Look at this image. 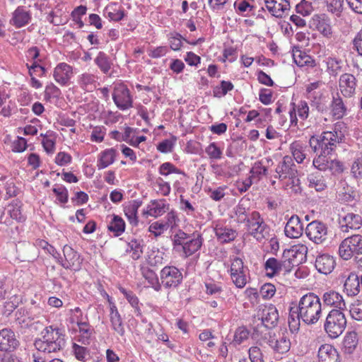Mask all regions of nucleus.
<instances>
[{
  "label": "nucleus",
  "mask_w": 362,
  "mask_h": 362,
  "mask_svg": "<svg viewBox=\"0 0 362 362\" xmlns=\"http://www.w3.org/2000/svg\"><path fill=\"white\" fill-rule=\"evenodd\" d=\"M98 77L90 73L82 74L78 80L79 86L86 90H92L96 86Z\"/></svg>",
  "instance_id": "nucleus-42"
},
{
  "label": "nucleus",
  "mask_w": 362,
  "mask_h": 362,
  "mask_svg": "<svg viewBox=\"0 0 362 362\" xmlns=\"http://www.w3.org/2000/svg\"><path fill=\"white\" fill-rule=\"evenodd\" d=\"M189 238V234L186 233L180 229L178 230L172 238L173 249L180 252Z\"/></svg>",
  "instance_id": "nucleus-47"
},
{
  "label": "nucleus",
  "mask_w": 362,
  "mask_h": 362,
  "mask_svg": "<svg viewBox=\"0 0 362 362\" xmlns=\"http://www.w3.org/2000/svg\"><path fill=\"white\" fill-rule=\"evenodd\" d=\"M203 241L204 239L199 233L189 235V238L187 239L181 252H183L185 257H189L201 248Z\"/></svg>",
  "instance_id": "nucleus-24"
},
{
  "label": "nucleus",
  "mask_w": 362,
  "mask_h": 362,
  "mask_svg": "<svg viewBox=\"0 0 362 362\" xmlns=\"http://www.w3.org/2000/svg\"><path fill=\"white\" fill-rule=\"evenodd\" d=\"M63 259H61V265L66 269L78 272L81 269L83 259L81 255L71 247L66 245L63 247Z\"/></svg>",
  "instance_id": "nucleus-9"
},
{
  "label": "nucleus",
  "mask_w": 362,
  "mask_h": 362,
  "mask_svg": "<svg viewBox=\"0 0 362 362\" xmlns=\"http://www.w3.org/2000/svg\"><path fill=\"white\" fill-rule=\"evenodd\" d=\"M72 66L64 62L58 64L53 72L54 80L61 86H66L72 77Z\"/></svg>",
  "instance_id": "nucleus-17"
},
{
  "label": "nucleus",
  "mask_w": 362,
  "mask_h": 362,
  "mask_svg": "<svg viewBox=\"0 0 362 362\" xmlns=\"http://www.w3.org/2000/svg\"><path fill=\"white\" fill-rule=\"evenodd\" d=\"M20 343L13 330L4 328L0 330V351L10 353L16 350Z\"/></svg>",
  "instance_id": "nucleus-13"
},
{
  "label": "nucleus",
  "mask_w": 362,
  "mask_h": 362,
  "mask_svg": "<svg viewBox=\"0 0 362 362\" xmlns=\"http://www.w3.org/2000/svg\"><path fill=\"white\" fill-rule=\"evenodd\" d=\"M247 362H264L263 354L257 346H252L249 349V361Z\"/></svg>",
  "instance_id": "nucleus-64"
},
{
  "label": "nucleus",
  "mask_w": 362,
  "mask_h": 362,
  "mask_svg": "<svg viewBox=\"0 0 362 362\" xmlns=\"http://www.w3.org/2000/svg\"><path fill=\"white\" fill-rule=\"evenodd\" d=\"M251 177L257 178L259 180L262 176L266 175L267 173V168L262 165V161L255 162L250 170Z\"/></svg>",
  "instance_id": "nucleus-54"
},
{
  "label": "nucleus",
  "mask_w": 362,
  "mask_h": 362,
  "mask_svg": "<svg viewBox=\"0 0 362 362\" xmlns=\"http://www.w3.org/2000/svg\"><path fill=\"white\" fill-rule=\"evenodd\" d=\"M308 238L315 244H322L327 239V226L319 221H313L305 228Z\"/></svg>",
  "instance_id": "nucleus-10"
},
{
  "label": "nucleus",
  "mask_w": 362,
  "mask_h": 362,
  "mask_svg": "<svg viewBox=\"0 0 362 362\" xmlns=\"http://www.w3.org/2000/svg\"><path fill=\"white\" fill-rule=\"evenodd\" d=\"M358 344V334L352 331L346 333L343 341V351L345 354H351Z\"/></svg>",
  "instance_id": "nucleus-37"
},
{
  "label": "nucleus",
  "mask_w": 362,
  "mask_h": 362,
  "mask_svg": "<svg viewBox=\"0 0 362 362\" xmlns=\"http://www.w3.org/2000/svg\"><path fill=\"white\" fill-rule=\"evenodd\" d=\"M339 86L344 96L351 97L356 90V78L351 74H343L339 77Z\"/></svg>",
  "instance_id": "nucleus-19"
},
{
  "label": "nucleus",
  "mask_w": 362,
  "mask_h": 362,
  "mask_svg": "<svg viewBox=\"0 0 362 362\" xmlns=\"http://www.w3.org/2000/svg\"><path fill=\"white\" fill-rule=\"evenodd\" d=\"M112 99L116 106L121 110H128L133 106L129 90L123 83L115 85L112 93Z\"/></svg>",
  "instance_id": "nucleus-8"
},
{
  "label": "nucleus",
  "mask_w": 362,
  "mask_h": 362,
  "mask_svg": "<svg viewBox=\"0 0 362 362\" xmlns=\"http://www.w3.org/2000/svg\"><path fill=\"white\" fill-rule=\"evenodd\" d=\"M77 325L78 327V334L75 337V340L83 345H89L92 341L94 329L87 322L78 320Z\"/></svg>",
  "instance_id": "nucleus-23"
},
{
  "label": "nucleus",
  "mask_w": 362,
  "mask_h": 362,
  "mask_svg": "<svg viewBox=\"0 0 362 362\" xmlns=\"http://www.w3.org/2000/svg\"><path fill=\"white\" fill-rule=\"evenodd\" d=\"M246 228L249 234L261 240L269 234V228L257 211L250 213L248 221H246Z\"/></svg>",
  "instance_id": "nucleus-6"
},
{
  "label": "nucleus",
  "mask_w": 362,
  "mask_h": 362,
  "mask_svg": "<svg viewBox=\"0 0 362 362\" xmlns=\"http://www.w3.org/2000/svg\"><path fill=\"white\" fill-rule=\"evenodd\" d=\"M280 260L274 257L269 258L264 263V269L268 272L267 276L273 277L281 273Z\"/></svg>",
  "instance_id": "nucleus-48"
},
{
  "label": "nucleus",
  "mask_w": 362,
  "mask_h": 362,
  "mask_svg": "<svg viewBox=\"0 0 362 362\" xmlns=\"http://www.w3.org/2000/svg\"><path fill=\"white\" fill-rule=\"evenodd\" d=\"M361 251H362V235L354 234L341 241L338 253L341 258L349 260Z\"/></svg>",
  "instance_id": "nucleus-5"
},
{
  "label": "nucleus",
  "mask_w": 362,
  "mask_h": 362,
  "mask_svg": "<svg viewBox=\"0 0 362 362\" xmlns=\"http://www.w3.org/2000/svg\"><path fill=\"white\" fill-rule=\"evenodd\" d=\"M247 269L244 267L243 260L239 257L234 258L230 266V276L236 287H245L247 282Z\"/></svg>",
  "instance_id": "nucleus-11"
},
{
  "label": "nucleus",
  "mask_w": 362,
  "mask_h": 362,
  "mask_svg": "<svg viewBox=\"0 0 362 362\" xmlns=\"http://www.w3.org/2000/svg\"><path fill=\"white\" fill-rule=\"evenodd\" d=\"M327 72L329 75L336 77L342 71V61L340 59L329 57L326 58Z\"/></svg>",
  "instance_id": "nucleus-43"
},
{
  "label": "nucleus",
  "mask_w": 362,
  "mask_h": 362,
  "mask_svg": "<svg viewBox=\"0 0 362 362\" xmlns=\"http://www.w3.org/2000/svg\"><path fill=\"white\" fill-rule=\"evenodd\" d=\"M296 112H298V115L300 119L305 120L309 115V106L307 102L300 100L296 105Z\"/></svg>",
  "instance_id": "nucleus-63"
},
{
  "label": "nucleus",
  "mask_w": 362,
  "mask_h": 362,
  "mask_svg": "<svg viewBox=\"0 0 362 362\" xmlns=\"http://www.w3.org/2000/svg\"><path fill=\"white\" fill-rule=\"evenodd\" d=\"M313 11L312 3L307 0H301L296 6V11L297 13L302 15L303 16H307L311 14Z\"/></svg>",
  "instance_id": "nucleus-57"
},
{
  "label": "nucleus",
  "mask_w": 362,
  "mask_h": 362,
  "mask_svg": "<svg viewBox=\"0 0 362 362\" xmlns=\"http://www.w3.org/2000/svg\"><path fill=\"white\" fill-rule=\"evenodd\" d=\"M60 89L54 83H50L46 86L45 90V98L46 100H49L51 98H57L60 96Z\"/></svg>",
  "instance_id": "nucleus-62"
},
{
  "label": "nucleus",
  "mask_w": 362,
  "mask_h": 362,
  "mask_svg": "<svg viewBox=\"0 0 362 362\" xmlns=\"http://www.w3.org/2000/svg\"><path fill=\"white\" fill-rule=\"evenodd\" d=\"M339 224L340 229L344 233H348L349 230H357L362 226V217L357 214L347 213L341 216Z\"/></svg>",
  "instance_id": "nucleus-16"
},
{
  "label": "nucleus",
  "mask_w": 362,
  "mask_h": 362,
  "mask_svg": "<svg viewBox=\"0 0 362 362\" xmlns=\"http://www.w3.org/2000/svg\"><path fill=\"white\" fill-rule=\"evenodd\" d=\"M349 313L351 317L358 321H362V301L355 300L350 305Z\"/></svg>",
  "instance_id": "nucleus-59"
},
{
  "label": "nucleus",
  "mask_w": 362,
  "mask_h": 362,
  "mask_svg": "<svg viewBox=\"0 0 362 362\" xmlns=\"http://www.w3.org/2000/svg\"><path fill=\"white\" fill-rule=\"evenodd\" d=\"M233 85L230 81H222L220 86L214 88L213 93L215 97L221 98L226 95L228 91L233 89Z\"/></svg>",
  "instance_id": "nucleus-55"
},
{
  "label": "nucleus",
  "mask_w": 362,
  "mask_h": 362,
  "mask_svg": "<svg viewBox=\"0 0 362 362\" xmlns=\"http://www.w3.org/2000/svg\"><path fill=\"white\" fill-rule=\"evenodd\" d=\"M52 192L57 196V199L62 204L68 202L69 193L67 189L62 185H54Z\"/></svg>",
  "instance_id": "nucleus-56"
},
{
  "label": "nucleus",
  "mask_w": 362,
  "mask_h": 362,
  "mask_svg": "<svg viewBox=\"0 0 362 362\" xmlns=\"http://www.w3.org/2000/svg\"><path fill=\"white\" fill-rule=\"evenodd\" d=\"M322 300L324 306L334 308L332 310H343L346 308V303L343 296L334 290H329L325 292L320 300Z\"/></svg>",
  "instance_id": "nucleus-15"
},
{
  "label": "nucleus",
  "mask_w": 362,
  "mask_h": 362,
  "mask_svg": "<svg viewBox=\"0 0 362 362\" xmlns=\"http://www.w3.org/2000/svg\"><path fill=\"white\" fill-rule=\"evenodd\" d=\"M104 12L107 17L114 21L122 20L124 16V11L117 9L115 6H107L105 7Z\"/></svg>",
  "instance_id": "nucleus-52"
},
{
  "label": "nucleus",
  "mask_w": 362,
  "mask_h": 362,
  "mask_svg": "<svg viewBox=\"0 0 362 362\" xmlns=\"http://www.w3.org/2000/svg\"><path fill=\"white\" fill-rule=\"evenodd\" d=\"M319 362H341L337 350L331 344H325L320 346L317 352Z\"/></svg>",
  "instance_id": "nucleus-21"
},
{
  "label": "nucleus",
  "mask_w": 362,
  "mask_h": 362,
  "mask_svg": "<svg viewBox=\"0 0 362 362\" xmlns=\"http://www.w3.org/2000/svg\"><path fill=\"white\" fill-rule=\"evenodd\" d=\"M322 313L320 298L314 293L303 295L298 302H292L289 308L288 326L292 332L298 331L300 322L305 325L316 324Z\"/></svg>",
  "instance_id": "nucleus-1"
},
{
  "label": "nucleus",
  "mask_w": 362,
  "mask_h": 362,
  "mask_svg": "<svg viewBox=\"0 0 362 362\" xmlns=\"http://www.w3.org/2000/svg\"><path fill=\"white\" fill-rule=\"evenodd\" d=\"M247 200L241 199L238 204L233 207L230 217L238 223H245L250 217V208L247 206Z\"/></svg>",
  "instance_id": "nucleus-25"
},
{
  "label": "nucleus",
  "mask_w": 362,
  "mask_h": 362,
  "mask_svg": "<svg viewBox=\"0 0 362 362\" xmlns=\"http://www.w3.org/2000/svg\"><path fill=\"white\" fill-rule=\"evenodd\" d=\"M205 151L211 159L218 160L222 156V151L215 142L211 143L206 148Z\"/></svg>",
  "instance_id": "nucleus-61"
},
{
  "label": "nucleus",
  "mask_w": 362,
  "mask_h": 362,
  "mask_svg": "<svg viewBox=\"0 0 362 362\" xmlns=\"http://www.w3.org/2000/svg\"><path fill=\"white\" fill-rule=\"evenodd\" d=\"M303 231V226L300 218L297 215L291 216L285 226V235L290 238H298Z\"/></svg>",
  "instance_id": "nucleus-22"
},
{
  "label": "nucleus",
  "mask_w": 362,
  "mask_h": 362,
  "mask_svg": "<svg viewBox=\"0 0 362 362\" xmlns=\"http://www.w3.org/2000/svg\"><path fill=\"white\" fill-rule=\"evenodd\" d=\"M310 188H314L317 192H322L327 187L323 175L320 172L309 174L307 177Z\"/></svg>",
  "instance_id": "nucleus-38"
},
{
  "label": "nucleus",
  "mask_w": 362,
  "mask_h": 362,
  "mask_svg": "<svg viewBox=\"0 0 362 362\" xmlns=\"http://www.w3.org/2000/svg\"><path fill=\"white\" fill-rule=\"evenodd\" d=\"M66 344L62 330L52 325L46 327L41 332V337L35 340L36 349L44 354H55L63 350Z\"/></svg>",
  "instance_id": "nucleus-3"
},
{
  "label": "nucleus",
  "mask_w": 362,
  "mask_h": 362,
  "mask_svg": "<svg viewBox=\"0 0 362 362\" xmlns=\"http://www.w3.org/2000/svg\"><path fill=\"white\" fill-rule=\"evenodd\" d=\"M293 59L296 65L300 67L306 66L313 68L317 65L315 59L311 56L299 49L293 50Z\"/></svg>",
  "instance_id": "nucleus-33"
},
{
  "label": "nucleus",
  "mask_w": 362,
  "mask_h": 362,
  "mask_svg": "<svg viewBox=\"0 0 362 362\" xmlns=\"http://www.w3.org/2000/svg\"><path fill=\"white\" fill-rule=\"evenodd\" d=\"M182 272L176 267L165 266L160 272V286L176 288L182 283Z\"/></svg>",
  "instance_id": "nucleus-7"
},
{
  "label": "nucleus",
  "mask_w": 362,
  "mask_h": 362,
  "mask_svg": "<svg viewBox=\"0 0 362 362\" xmlns=\"http://www.w3.org/2000/svg\"><path fill=\"white\" fill-rule=\"evenodd\" d=\"M142 275L155 291H159L160 290V284L156 274L153 271L149 269H144L142 270Z\"/></svg>",
  "instance_id": "nucleus-49"
},
{
  "label": "nucleus",
  "mask_w": 362,
  "mask_h": 362,
  "mask_svg": "<svg viewBox=\"0 0 362 362\" xmlns=\"http://www.w3.org/2000/svg\"><path fill=\"white\" fill-rule=\"evenodd\" d=\"M330 107L331 114L336 119H341L346 114V105L338 94L333 96Z\"/></svg>",
  "instance_id": "nucleus-35"
},
{
  "label": "nucleus",
  "mask_w": 362,
  "mask_h": 362,
  "mask_svg": "<svg viewBox=\"0 0 362 362\" xmlns=\"http://www.w3.org/2000/svg\"><path fill=\"white\" fill-rule=\"evenodd\" d=\"M267 343L274 351L280 354L288 352L291 347L290 340L284 334H279L278 336L269 334Z\"/></svg>",
  "instance_id": "nucleus-18"
},
{
  "label": "nucleus",
  "mask_w": 362,
  "mask_h": 362,
  "mask_svg": "<svg viewBox=\"0 0 362 362\" xmlns=\"http://www.w3.org/2000/svg\"><path fill=\"white\" fill-rule=\"evenodd\" d=\"M329 154H325L320 151V154L313 159V166L320 171H325L329 167V162L327 158Z\"/></svg>",
  "instance_id": "nucleus-50"
},
{
  "label": "nucleus",
  "mask_w": 362,
  "mask_h": 362,
  "mask_svg": "<svg viewBox=\"0 0 362 362\" xmlns=\"http://www.w3.org/2000/svg\"><path fill=\"white\" fill-rule=\"evenodd\" d=\"M107 228L110 231L114 233L115 236H119L125 230L124 221L120 216L113 215Z\"/></svg>",
  "instance_id": "nucleus-45"
},
{
  "label": "nucleus",
  "mask_w": 362,
  "mask_h": 362,
  "mask_svg": "<svg viewBox=\"0 0 362 362\" xmlns=\"http://www.w3.org/2000/svg\"><path fill=\"white\" fill-rule=\"evenodd\" d=\"M143 247V240L132 239L128 242L126 252L131 253V257L133 259L137 260L141 257L144 252Z\"/></svg>",
  "instance_id": "nucleus-40"
},
{
  "label": "nucleus",
  "mask_w": 362,
  "mask_h": 362,
  "mask_svg": "<svg viewBox=\"0 0 362 362\" xmlns=\"http://www.w3.org/2000/svg\"><path fill=\"white\" fill-rule=\"evenodd\" d=\"M361 281L354 272L349 274L344 284V291L349 296H356L361 291Z\"/></svg>",
  "instance_id": "nucleus-28"
},
{
  "label": "nucleus",
  "mask_w": 362,
  "mask_h": 362,
  "mask_svg": "<svg viewBox=\"0 0 362 362\" xmlns=\"http://www.w3.org/2000/svg\"><path fill=\"white\" fill-rule=\"evenodd\" d=\"M276 178L285 180L286 178H293L297 174L296 166L293 159L290 156H284L283 160L277 165L276 168Z\"/></svg>",
  "instance_id": "nucleus-12"
},
{
  "label": "nucleus",
  "mask_w": 362,
  "mask_h": 362,
  "mask_svg": "<svg viewBox=\"0 0 362 362\" xmlns=\"http://www.w3.org/2000/svg\"><path fill=\"white\" fill-rule=\"evenodd\" d=\"M22 204L18 200H13L8 206V213L11 218L18 222H23L25 220V216L21 211Z\"/></svg>",
  "instance_id": "nucleus-46"
},
{
  "label": "nucleus",
  "mask_w": 362,
  "mask_h": 362,
  "mask_svg": "<svg viewBox=\"0 0 362 362\" xmlns=\"http://www.w3.org/2000/svg\"><path fill=\"white\" fill-rule=\"evenodd\" d=\"M94 62L100 71L105 74H107L110 71L112 62L111 59L104 52H99L98 55L94 59Z\"/></svg>",
  "instance_id": "nucleus-39"
},
{
  "label": "nucleus",
  "mask_w": 362,
  "mask_h": 362,
  "mask_svg": "<svg viewBox=\"0 0 362 362\" xmlns=\"http://www.w3.org/2000/svg\"><path fill=\"white\" fill-rule=\"evenodd\" d=\"M315 266L320 273L329 274L334 268L335 261L333 257L327 254H322L317 257Z\"/></svg>",
  "instance_id": "nucleus-26"
},
{
  "label": "nucleus",
  "mask_w": 362,
  "mask_h": 362,
  "mask_svg": "<svg viewBox=\"0 0 362 362\" xmlns=\"http://www.w3.org/2000/svg\"><path fill=\"white\" fill-rule=\"evenodd\" d=\"M15 315L16 323L21 327H28L34 324L32 322L35 320L34 317L24 308L18 309Z\"/></svg>",
  "instance_id": "nucleus-41"
},
{
  "label": "nucleus",
  "mask_w": 362,
  "mask_h": 362,
  "mask_svg": "<svg viewBox=\"0 0 362 362\" xmlns=\"http://www.w3.org/2000/svg\"><path fill=\"white\" fill-rule=\"evenodd\" d=\"M72 351L76 358L80 361H85L90 355L89 349L85 345H79L74 342L72 345Z\"/></svg>",
  "instance_id": "nucleus-53"
},
{
  "label": "nucleus",
  "mask_w": 362,
  "mask_h": 362,
  "mask_svg": "<svg viewBox=\"0 0 362 362\" xmlns=\"http://www.w3.org/2000/svg\"><path fill=\"white\" fill-rule=\"evenodd\" d=\"M215 234L221 243H228L235 240L238 232L230 228L217 225L214 228Z\"/></svg>",
  "instance_id": "nucleus-34"
},
{
  "label": "nucleus",
  "mask_w": 362,
  "mask_h": 362,
  "mask_svg": "<svg viewBox=\"0 0 362 362\" xmlns=\"http://www.w3.org/2000/svg\"><path fill=\"white\" fill-rule=\"evenodd\" d=\"M142 202L138 199L132 200L124 206V211L129 223L134 226L139 223L137 211Z\"/></svg>",
  "instance_id": "nucleus-31"
},
{
  "label": "nucleus",
  "mask_w": 362,
  "mask_h": 362,
  "mask_svg": "<svg viewBox=\"0 0 362 362\" xmlns=\"http://www.w3.org/2000/svg\"><path fill=\"white\" fill-rule=\"evenodd\" d=\"M311 24L323 36L330 37L332 34L329 19L325 14H315L312 17Z\"/></svg>",
  "instance_id": "nucleus-20"
},
{
  "label": "nucleus",
  "mask_w": 362,
  "mask_h": 362,
  "mask_svg": "<svg viewBox=\"0 0 362 362\" xmlns=\"http://www.w3.org/2000/svg\"><path fill=\"white\" fill-rule=\"evenodd\" d=\"M169 208V204H165V199L152 200L144 210V215L151 216L155 218L164 214Z\"/></svg>",
  "instance_id": "nucleus-27"
},
{
  "label": "nucleus",
  "mask_w": 362,
  "mask_h": 362,
  "mask_svg": "<svg viewBox=\"0 0 362 362\" xmlns=\"http://www.w3.org/2000/svg\"><path fill=\"white\" fill-rule=\"evenodd\" d=\"M350 175L358 186L362 185V158L358 157L354 160L350 167Z\"/></svg>",
  "instance_id": "nucleus-44"
},
{
  "label": "nucleus",
  "mask_w": 362,
  "mask_h": 362,
  "mask_svg": "<svg viewBox=\"0 0 362 362\" xmlns=\"http://www.w3.org/2000/svg\"><path fill=\"white\" fill-rule=\"evenodd\" d=\"M117 151L113 148H107L100 153L97 161V167L98 170L104 169L112 165L116 158Z\"/></svg>",
  "instance_id": "nucleus-32"
},
{
  "label": "nucleus",
  "mask_w": 362,
  "mask_h": 362,
  "mask_svg": "<svg viewBox=\"0 0 362 362\" xmlns=\"http://www.w3.org/2000/svg\"><path fill=\"white\" fill-rule=\"evenodd\" d=\"M110 320L112 329L120 337H124L125 334V329L121 315L110 316Z\"/></svg>",
  "instance_id": "nucleus-51"
},
{
  "label": "nucleus",
  "mask_w": 362,
  "mask_h": 362,
  "mask_svg": "<svg viewBox=\"0 0 362 362\" xmlns=\"http://www.w3.org/2000/svg\"><path fill=\"white\" fill-rule=\"evenodd\" d=\"M346 323V318L342 310H331L325 318L323 327L329 337L337 339L344 332Z\"/></svg>",
  "instance_id": "nucleus-4"
},
{
  "label": "nucleus",
  "mask_w": 362,
  "mask_h": 362,
  "mask_svg": "<svg viewBox=\"0 0 362 362\" xmlns=\"http://www.w3.org/2000/svg\"><path fill=\"white\" fill-rule=\"evenodd\" d=\"M106 128L105 127H95L91 132L90 140L94 142L100 143L104 140Z\"/></svg>",
  "instance_id": "nucleus-60"
},
{
  "label": "nucleus",
  "mask_w": 362,
  "mask_h": 362,
  "mask_svg": "<svg viewBox=\"0 0 362 362\" xmlns=\"http://www.w3.org/2000/svg\"><path fill=\"white\" fill-rule=\"evenodd\" d=\"M279 313L276 308L272 305L262 310V323L267 328H272L277 325Z\"/></svg>",
  "instance_id": "nucleus-29"
},
{
  "label": "nucleus",
  "mask_w": 362,
  "mask_h": 362,
  "mask_svg": "<svg viewBox=\"0 0 362 362\" xmlns=\"http://www.w3.org/2000/svg\"><path fill=\"white\" fill-rule=\"evenodd\" d=\"M308 247L303 244L295 245L292 247L291 252L293 257H299L300 262H305L306 260V255L308 253ZM288 253L290 251L288 252Z\"/></svg>",
  "instance_id": "nucleus-58"
},
{
  "label": "nucleus",
  "mask_w": 362,
  "mask_h": 362,
  "mask_svg": "<svg viewBox=\"0 0 362 362\" xmlns=\"http://www.w3.org/2000/svg\"><path fill=\"white\" fill-rule=\"evenodd\" d=\"M32 20V13L25 6H18L12 13L10 24L16 28H21L28 25Z\"/></svg>",
  "instance_id": "nucleus-14"
},
{
  "label": "nucleus",
  "mask_w": 362,
  "mask_h": 362,
  "mask_svg": "<svg viewBox=\"0 0 362 362\" xmlns=\"http://www.w3.org/2000/svg\"><path fill=\"white\" fill-rule=\"evenodd\" d=\"M346 126L343 122L335 123L332 131L323 132L319 137L312 136L309 140L310 146L315 153L322 151L325 154H332L337 146L345 140Z\"/></svg>",
  "instance_id": "nucleus-2"
},
{
  "label": "nucleus",
  "mask_w": 362,
  "mask_h": 362,
  "mask_svg": "<svg viewBox=\"0 0 362 362\" xmlns=\"http://www.w3.org/2000/svg\"><path fill=\"white\" fill-rule=\"evenodd\" d=\"M290 151L295 160L298 163H302L306 158L308 148L300 141H294L290 145Z\"/></svg>",
  "instance_id": "nucleus-36"
},
{
  "label": "nucleus",
  "mask_w": 362,
  "mask_h": 362,
  "mask_svg": "<svg viewBox=\"0 0 362 362\" xmlns=\"http://www.w3.org/2000/svg\"><path fill=\"white\" fill-rule=\"evenodd\" d=\"M264 3L267 10L276 18H282L284 12L290 9L289 1L282 4L277 0H264Z\"/></svg>",
  "instance_id": "nucleus-30"
}]
</instances>
